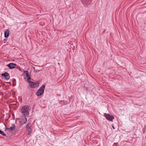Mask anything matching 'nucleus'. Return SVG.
<instances>
[{"label":"nucleus","mask_w":146,"mask_h":146,"mask_svg":"<svg viewBox=\"0 0 146 146\" xmlns=\"http://www.w3.org/2000/svg\"><path fill=\"white\" fill-rule=\"evenodd\" d=\"M29 110H30V109L29 106H24L22 107L21 112L24 117H26L27 115L29 114Z\"/></svg>","instance_id":"nucleus-1"},{"label":"nucleus","mask_w":146,"mask_h":146,"mask_svg":"<svg viewBox=\"0 0 146 146\" xmlns=\"http://www.w3.org/2000/svg\"><path fill=\"white\" fill-rule=\"evenodd\" d=\"M45 87V85H43L38 90L36 94V95L38 96H39L42 95L44 92Z\"/></svg>","instance_id":"nucleus-2"},{"label":"nucleus","mask_w":146,"mask_h":146,"mask_svg":"<svg viewBox=\"0 0 146 146\" xmlns=\"http://www.w3.org/2000/svg\"><path fill=\"white\" fill-rule=\"evenodd\" d=\"M104 114L106 118L110 121H112L114 119V117L113 116L109 114H107L106 113H104Z\"/></svg>","instance_id":"nucleus-3"},{"label":"nucleus","mask_w":146,"mask_h":146,"mask_svg":"<svg viewBox=\"0 0 146 146\" xmlns=\"http://www.w3.org/2000/svg\"><path fill=\"white\" fill-rule=\"evenodd\" d=\"M39 83L37 82H31L29 85L31 88H34L37 87L39 85Z\"/></svg>","instance_id":"nucleus-4"},{"label":"nucleus","mask_w":146,"mask_h":146,"mask_svg":"<svg viewBox=\"0 0 146 146\" xmlns=\"http://www.w3.org/2000/svg\"><path fill=\"white\" fill-rule=\"evenodd\" d=\"M6 66H8L10 69H12L14 68L15 66H17L16 64L12 63H11L9 64L6 65Z\"/></svg>","instance_id":"nucleus-5"},{"label":"nucleus","mask_w":146,"mask_h":146,"mask_svg":"<svg viewBox=\"0 0 146 146\" xmlns=\"http://www.w3.org/2000/svg\"><path fill=\"white\" fill-rule=\"evenodd\" d=\"M1 75L2 76L5 77V79L6 80H8L10 78V77L8 73L5 72L4 73H2Z\"/></svg>","instance_id":"nucleus-6"},{"label":"nucleus","mask_w":146,"mask_h":146,"mask_svg":"<svg viewBox=\"0 0 146 146\" xmlns=\"http://www.w3.org/2000/svg\"><path fill=\"white\" fill-rule=\"evenodd\" d=\"M27 121V119L26 117L24 118H22L19 121V122L20 123L21 125H23Z\"/></svg>","instance_id":"nucleus-7"},{"label":"nucleus","mask_w":146,"mask_h":146,"mask_svg":"<svg viewBox=\"0 0 146 146\" xmlns=\"http://www.w3.org/2000/svg\"><path fill=\"white\" fill-rule=\"evenodd\" d=\"M16 126L15 124L13 125L12 126L9 128H6V129L9 131H13L15 129Z\"/></svg>","instance_id":"nucleus-8"},{"label":"nucleus","mask_w":146,"mask_h":146,"mask_svg":"<svg viewBox=\"0 0 146 146\" xmlns=\"http://www.w3.org/2000/svg\"><path fill=\"white\" fill-rule=\"evenodd\" d=\"M9 35V31L8 30L5 31L4 33V37L5 38H8Z\"/></svg>","instance_id":"nucleus-9"},{"label":"nucleus","mask_w":146,"mask_h":146,"mask_svg":"<svg viewBox=\"0 0 146 146\" xmlns=\"http://www.w3.org/2000/svg\"><path fill=\"white\" fill-rule=\"evenodd\" d=\"M27 135H30L32 133V129L31 127L27 128Z\"/></svg>","instance_id":"nucleus-10"},{"label":"nucleus","mask_w":146,"mask_h":146,"mask_svg":"<svg viewBox=\"0 0 146 146\" xmlns=\"http://www.w3.org/2000/svg\"><path fill=\"white\" fill-rule=\"evenodd\" d=\"M24 73L26 75L27 78H28L29 77H30V76L29 75V72L27 71H24Z\"/></svg>","instance_id":"nucleus-11"},{"label":"nucleus","mask_w":146,"mask_h":146,"mask_svg":"<svg viewBox=\"0 0 146 146\" xmlns=\"http://www.w3.org/2000/svg\"><path fill=\"white\" fill-rule=\"evenodd\" d=\"M0 134L3 136H6V135L4 133L3 131L0 130Z\"/></svg>","instance_id":"nucleus-12"},{"label":"nucleus","mask_w":146,"mask_h":146,"mask_svg":"<svg viewBox=\"0 0 146 146\" xmlns=\"http://www.w3.org/2000/svg\"><path fill=\"white\" fill-rule=\"evenodd\" d=\"M31 79V77H29L27 78V82L29 83L31 82V81H30V80Z\"/></svg>","instance_id":"nucleus-13"},{"label":"nucleus","mask_w":146,"mask_h":146,"mask_svg":"<svg viewBox=\"0 0 146 146\" xmlns=\"http://www.w3.org/2000/svg\"><path fill=\"white\" fill-rule=\"evenodd\" d=\"M30 124V123H28L27 124V125H26V127L27 129L28 128H29V127H31V125L29 126Z\"/></svg>","instance_id":"nucleus-14"},{"label":"nucleus","mask_w":146,"mask_h":146,"mask_svg":"<svg viewBox=\"0 0 146 146\" xmlns=\"http://www.w3.org/2000/svg\"><path fill=\"white\" fill-rule=\"evenodd\" d=\"M13 83H15L16 82V80L15 79H13Z\"/></svg>","instance_id":"nucleus-15"},{"label":"nucleus","mask_w":146,"mask_h":146,"mask_svg":"<svg viewBox=\"0 0 146 146\" xmlns=\"http://www.w3.org/2000/svg\"><path fill=\"white\" fill-rule=\"evenodd\" d=\"M7 39L5 38H4V39L3 40H4V43H6L7 42Z\"/></svg>","instance_id":"nucleus-16"},{"label":"nucleus","mask_w":146,"mask_h":146,"mask_svg":"<svg viewBox=\"0 0 146 146\" xmlns=\"http://www.w3.org/2000/svg\"><path fill=\"white\" fill-rule=\"evenodd\" d=\"M16 68L19 69V70H21V68L18 66H17V67H16Z\"/></svg>","instance_id":"nucleus-17"},{"label":"nucleus","mask_w":146,"mask_h":146,"mask_svg":"<svg viewBox=\"0 0 146 146\" xmlns=\"http://www.w3.org/2000/svg\"><path fill=\"white\" fill-rule=\"evenodd\" d=\"M16 85V83H13V85H12V86H15Z\"/></svg>","instance_id":"nucleus-18"},{"label":"nucleus","mask_w":146,"mask_h":146,"mask_svg":"<svg viewBox=\"0 0 146 146\" xmlns=\"http://www.w3.org/2000/svg\"><path fill=\"white\" fill-rule=\"evenodd\" d=\"M113 146H117V145L115 143H114Z\"/></svg>","instance_id":"nucleus-19"},{"label":"nucleus","mask_w":146,"mask_h":146,"mask_svg":"<svg viewBox=\"0 0 146 146\" xmlns=\"http://www.w3.org/2000/svg\"><path fill=\"white\" fill-rule=\"evenodd\" d=\"M112 127L113 129H115V128L113 126H112Z\"/></svg>","instance_id":"nucleus-20"}]
</instances>
